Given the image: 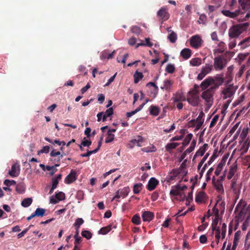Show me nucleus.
<instances>
[{
  "label": "nucleus",
  "mask_w": 250,
  "mask_h": 250,
  "mask_svg": "<svg viewBox=\"0 0 250 250\" xmlns=\"http://www.w3.org/2000/svg\"><path fill=\"white\" fill-rule=\"evenodd\" d=\"M234 213L236 222L237 223L242 222L245 218L247 220H250V205L247 206L242 205L240 202L237 205Z\"/></svg>",
  "instance_id": "nucleus-1"
},
{
  "label": "nucleus",
  "mask_w": 250,
  "mask_h": 250,
  "mask_svg": "<svg viewBox=\"0 0 250 250\" xmlns=\"http://www.w3.org/2000/svg\"><path fill=\"white\" fill-rule=\"evenodd\" d=\"M249 25V22H245L232 25L229 30V37L231 39L238 38L247 29Z\"/></svg>",
  "instance_id": "nucleus-2"
},
{
  "label": "nucleus",
  "mask_w": 250,
  "mask_h": 250,
  "mask_svg": "<svg viewBox=\"0 0 250 250\" xmlns=\"http://www.w3.org/2000/svg\"><path fill=\"white\" fill-rule=\"evenodd\" d=\"M227 60L222 56L216 57L214 59L213 66L215 70H223L226 66Z\"/></svg>",
  "instance_id": "nucleus-3"
},
{
  "label": "nucleus",
  "mask_w": 250,
  "mask_h": 250,
  "mask_svg": "<svg viewBox=\"0 0 250 250\" xmlns=\"http://www.w3.org/2000/svg\"><path fill=\"white\" fill-rule=\"evenodd\" d=\"M186 100L192 106H197L198 105L200 101L199 94L189 91L187 93Z\"/></svg>",
  "instance_id": "nucleus-4"
},
{
  "label": "nucleus",
  "mask_w": 250,
  "mask_h": 250,
  "mask_svg": "<svg viewBox=\"0 0 250 250\" xmlns=\"http://www.w3.org/2000/svg\"><path fill=\"white\" fill-rule=\"evenodd\" d=\"M236 89L237 87H235L233 84H229L222 91V94L223 95V100L227 99V98L232 100Z\"/></svg>",
  "instance_id": "nucleus-5"
},
{
  "label": "nucleus",
  "mask_w": 250,
  "mask_h": 250,
  "mask_svg": "<svg viewBox=\"0 0 250 250\" xmlns=\"http://www.w3.org/2000/svg\"><path fill=\"white\" fill-rule=\"evenodd\" d=\"M214 94V93L207 89L206 90L203 92L201 94V98L205 100L208 108H210L212 105L213 103V96Z\"/></svg>",
  "instance_id": "nucleus-6"
},
{
  "label": "nucleus",
  "mask_w": 250,
  "mask_h": 250,
  "mask_svg": "<svg viewBox=\"0 0 250 250\" xmlns=\"http://www.w3.org/2000/svg\"><path fill=\"white\" fill-rule=\"evenodd\" d=\"M213 68V65L209 64H206L205 66L202 68L200 73L197 76L198 80H202L209 73Z\"/></svg>",
  "instance_id": "nucleus-7"
},
{
  "label": "nucleus",
  "mask_w": 250,
  "mask_h": 250,
  "mask_svg": "<svg viewBox=\"0 0 250 250\" xmlns=\"http://www.w3.org/2000/svg\"><path fill=\"white\" fill-rule=\"evenodd\" d=\"M157 17L159 21H161L162 23L163 21H167L169 18V14L167 12V10L164 7L161 8L157 12Z\"/></svg>",
  "instance_id": "nucleus-8"
},
{
  "label": "nucleus",
  "mask_w": 250,
  "mask_h": 250,
  "mask_svg": "<svg viewBox=\"0 0 250 250\" xmlns=\"http://www.w3.org/2000/svg\"><path fill=\"white\" fill-rule=\"evenodd\" d=\"M203 41L198 35L193 36L190 39V45L194 48H198L201 46Z\"/></svg>",
  "instance_id": "nucleus-9"
},
{
  "label": "nucleus",
  "mask_w": 250,
  "mask_h": 250,
  "mask_svg": "<svg viewBox=\"0 0 250 250\" xmlns=\"http://www.w3.org/2000/svg\"><path fill=\"white\" fill-rule=\"evenodd\" d=\"M65 199V194L62 191L56 193L55 197L51 196L50 197V203L56 204L58 203L59 201H62Z\"/></svg>",
  "instance_id": "nucleus-10"
},
{
  "label": "nucleus",
  "mask_w": 250,
  "mask_h": 250,
  "mask_svg": "<svg viewBox=\"0 0 250 250\" xmlns=\"http://www.w3.org/2000/svg\"><path fill=\"white\" fill-rule=\"evenodd\" d=\"M212 183L216 191L220 194L224 193V189L223 186V183L215 180L214 176L212 177Z\"/></svg>",
  "instance_id": "nucleus-11"
},
{
  "label": "nucleus",
  "mask_w": 250,
  "mask_h": 250,
  "mask_svg": "<svg viewBox=\"0 0 250 250\" xmlns=\"http://www.w3.org/2000/svg\"><path fill=\"white\" fill-rule=\"evenodd\" d=\"M221 13L225 16L229 17L230 18L234 19L238 16L240 14H243L240 9L235 10L234 12H230L228 10H223Z\"/></svg>",
  "instance_id": "nucleus-12"
},
{
  "label": "nucleus",
  "mask_w": 250,
  "mask_h": 250,
  "mask_svg": "<svg viewBox=\"0 0 250 250\" xmlns=\"http://www.w3.org/2000/svg\"><path fill=\"white\" fill-rule=\"evenodd\" d=\"M181 172V170L178 169V168L173 169L167 176V182H170L175 180Z\"/></svg>",
  "instance_id": "nucleus-13"
},
{
  "label": "nucleus",
  "mask_w": 250,
  "mask_h": 250,
  "mask_svg": "<svg viewBox=\"0 0 250 250\" xmlns=\"http://www.w3.org/2000/svg\"><path fill=\"white\" fill-rule=\"evenodd\" d=\"M172 100L174 103L183 102L186 100V98L182 91H178L173 94Z\"/></svg>",
  "instance_id": "nucleus-14"
},
{
  "label": "nucleus",
  "mask_w": 250,
  "mask_h": 250,
  "mask_svg": "<svg viewBox=\"0 0 250 250\" xmlns=\"http://www.w3.org/2000/svg\"><path fill=\"white\" fill-rule=\"evenodd\" d=\"M20 171V166L17 164H14L12 166L11 169L9 171L8 174L12 177H17L19 175Z\"/></svg>",
  "instance_id": "nucleus-15"
},
{
  "label": "nucleus",
  "mask_w": 250,
  "mask_h": 250,
  "mask_svg": "<svg viewBox=\"0 0 250 250\" xmlns=\"http://www.w3.org/2000/svg\"><path fill=\"white\" fill-rule=\"evenodd\" d=\"M77 179L76 172L74 170H71L70 173L66 177L64 182L69 184L74 182Z\"/></svg>",
  "instance_id": "nucleus-16"
},
{
  "label": "nucleus",
  "mask_w": 250,
  "mask_h": 250,
  "mask_svg": "<svg viewBox=\"0 0 250 250\" xmlns=\"http://www.w3.org/2000/svg\"><path fill=\"white\" fill-rule=\"evenodd\" d=\"M159 184V181L154 177L151 178L148 181L147 189L149 191L154 190Z\"/></svg>",
  "instance_id": "nucleus-17"
},
{
  "label": "nucleus",
  "mask_w": 250,
  "mask_h": 250,
  "mask_svg": "<svg viewBox=\"0 0 250 250\" xmlns=\"http://www.w3.org/2000/svg\"><path fill=\"white\" fill-rule=\"evenodd\" d=\"M241 183L235 178L233 179L231 183V188L235 194L239 193Z\"/></svg>",
  "instance_id": "nucleus-18"
},
{
  "label": "nucleus",
  "mask_w": 250,
  "mask_h": 250,
  "mask_svg": "<svg viewBox=\"0 0 250 250\" xmlns=\"http://www.w3.org/2000/svg\"><path fill=\"white\" fill-rule=\"evenodd\" d=\"M227 159V158L226 157L224 156L218 164L215 171V174L216 176H218L220 174L223 167L225 165Z\"/></svg>",
  "instance_id": "nucleus-19"
},
{
  "label": "nucleus",
  "mask_w": 250,
  "mask_h": 250,
  "mask_svg": "<svg viewBox=\"0 0 250 250\" xmlns=\"http://www.w3.org/2000/svg\"><path fill=\"white\" fill-rule=\"evenodd\" d=\"M213 82V77H209L201 83L200 86L203 90H204L211 85Z\"/></svg>",
  "instance_id": "nucleus-20"
},
{
  "label": "nucleus",
  "mask_w": 250,
  "mask_h": 250,
  "mask_svg": "<svg viewBox=\"0 0 250 250\" xmlns=\"http://www.w3.org/2000/svg\"><path fill=\"white\" fill-rule=\"evenodd\" d=\"M237 170V164L236 162H235L229 167V171L227 175V178L229 180L231 179Z\"/></svg>",
  "instance_id": "nucleus-21"
},
{
  "label": "nucleus",
  "mask_w": 250,
  "mask_h": 250,
  "mask_svg": "<svg viewBox=\"0 0 250 250\" xmlns=\"http://www.w3.org/2000/svg\"><path fill=\"white\" fill-rule=\"evenodd\" d=\"M208 144H204L203 146L200 147V148L196 151L195 155L193 156V161L198 156H203L207 149L208 148Z\"/></svg>",
  "instance_id": "nucleus-22"
},
{
  "label": "nucleus",
  "mask_w": 250,
  "mask_h": 250,
  "mask_svg": "<svg viewBox=\"0 0 250 250\" xmlns=\"http://www.w3.org/2000/svg\"><path fill=\"white\" fill-rule=\"evenodd\" d=\"M142 217L144 221L149 222L153 219L154 214L150 211H145L143 213Z\"/></svg>",
  "instance_id": "nucleus-23"
},
{
  "label": "nucleus",
  "mask_w": 250,
  "mask_h": 250,
  "mask_svg": "<svg viewBox=\"0 0 250 250\" xmlns=\"http://www.w3.org/2000/svg\"><path fill=\"white\" fill-rule=\"evenodd\" d=\"M238 46L240 47V49L241 50H243L250 46V37L246 38L241 41L239 43Z\"/></svg>",
  "instance_id": "nucleus-24"
},
{
  "label": "nucleus",
  "mask_w": 250,
  "mask_h": 250,
  "mask_svg": "<svg viewBox=\"0 0 250 250\" xmlns=\"http://www.w3.org/2000/svg\"><path fill=\"white\" fill-rule=\"evenodd\" d=\"M180 55L184 59L187 60L191 57V51L189 48H184L181 51Z\"/></svg>",
  "instance_id": "nucleus-25"
},
{
  "label": "nucleus",
  "mask_w": 250,
  "mask_h": 250,
  "mask_svg": "<svg viewBox=\"0 0 250 250\" xmlns=\"http://www.w3.org/2000/svg\"><path fill=\"white\" fill-rule=\"evenodd\" d=\"M149 111L150 115L157 116L159 114L160 108L158 106L152 105L150 106Z\"/></svg>",
  "instance_id": "nucleus-26"
},
{
  "label": "nucleus",
  "mask_w": 250,
  "mask_h": 250,
  "mask_svg": "<svg viewBox=\"0 0 250 250\" xmlns=\"http://www.w3.org/2000/svg\"><path fill=\"white\" fill-rule=\"evenodd\" d=\"M144 142V139L141 136H138L134 139L132 140L130 142L134 145L141 146L142 143Z\"/></svg>",
  "instance_id": "nucleus-27"
},
{
  "label": "nucleus",
  "mask_w": 250,
  "mask_h": 250,
  "mask_svg": "<svg viewBox=\"0 0 250 250\" xmlns=\"http://www.w3.org/2000/svg\"><path fill=\"white\" fill-rule=\"evenodd\" d=\"M168 32H171V33L167 36V39L171 43H175L177 39V36L176 33L174 31H171L169 30V28L167 29Z\"/></svg>",
  "instance_id": "nucleus-28"
},
{
  "label": "nucleus",
  "mask_w": 250,
  "mask_h": 250,
  "mask_svg": "<svg viewBox=\"0 0 250 250\" xmlns=\"http://www.w3.org/2000/svg\"><path fill=\"white\" fill-rule=\"evenodd\" d=\"M189 63L191 66H198L202 64V60L199 58H194L190 61Z\"/></svg>",
  "instance_id": "nucleus-29"
},
{
  "label": "nucleus",
  "mask_w": 250,
  "mask_h": 250,
  "mask_svg": "<svg viewBox=\"0 0 250 250\" xmlns=\"http://www.w3.org/2000/svg\"><path fill=\"white\" fill-rule=\"evenodd\" d=\"M239 3L244 10H247L250 8V0H241Z\"/></svg>",
  "instance_id": "nucleus-30"
},
{
  "label": "nucleus",
  "mask_w": 250,
  "mask_h": 250,
  "mask_svg": "<svg viewBox=\"0 0 250 250\" xmlns=\"http://www.w3.org/2000/svg\"><path fill=\"white\" fill-rule=\"evenodd\" d=\"M113 114V109L112 107H110L107 109L105 113H104L102 119L103 121L104 122L106 121L107 118L111 116Z\"/></svg>",
  "instance_id": "nucleus-31"
},
{
  "label": "nucleus",
  "mask_w": 250,
  "mask_h": 250,
  "mask_svg": "<svg viewBox=\"0 0 250 250\" xmlns=\"http://www.w3.org/2000/svg\"><path fill=\"white\" fill-rule=\"evenodd\" d=\"M111 229L112 226L111 225H109L106 227L102 228L98 231V233L99 234L105 235L109 232L111 230Z\"/></svg>",
  "instance_id": "nucleus-32"
},
{
  "label": "nucleus",
  "mask_w": 250,
  "mask_h": 250,
  "mask_svg": "<svg viewBox=\"0 0 250 250\" xmlns=\"http://www.w3.org/2000/svg\"><path fill=\"white\" fill-rule=\"evenodd\" d=\"M134 78V83H137L141 80H142L144 77L142 72H139L137 70L133 75Z\"/></svg>",
  "instance_id": "nucleus-33"
},
{
  "label": "nucleus",
  "mask_w": 250,
  "mask_h": 250,
  "mask_svg": "<svg viewBox=\"0 0 250 250\" xmlns=\"http://www.w3.org/2000/svg\"><path fill=\"white\" fill-rule=\"evenodd\" d=\"M33 200L31 198H25L22 201L21 205L23 207L27 208L30 206Z\"/></svg>",
  "instance_id": "nucleus-34"
},
{
  "label": "nucleus",
  "mask_w": 250,
  "mask_h": 250,
  "mask_svg": "<svg viewBox=\"0 0 250 250\" xmlns=\"http://www.w3.org/2000/svg\"><path fill=\"white\" fill-rule=\"evenodd\" d=\"M180 188V186L179 185H177L175 186L170 191V194L173 196H177L180 195V190L179 189Z\"/></svg>",
  "instance_id": "nucleus-35"
},
{
  "label": "nucleus",
  "mask_w": 250,
  "mask_h": 250,
  "mask_svg": "<svg viewBox=\"0 0 250 250\" xmlns=\"http://www.w3.org/2000/svg\"><path fill=\"white\" fill-rule=\"evenodd\" d=\"M172 83L173 82H172L171 81L166 80L164 81V86L161 87V88L165 89L167 91H169L170 89Z\"/></svg>",
  "instance_id": "nucleus-36"
},
{
  "label": "nucleus",
  "mask_w": 250,
  "mask_h": 250,
  "mask_svg": "<svg viewBox=\"0 0 250 250\" xmlns=\"http://www.w3.org/2000/svg\"><path fill=\"white\" fill-rule=\"evenodd\" d=\"M204 115V113L202 111L199 114L198 118L196 120V121L198 122L197 124L196 125V128L197 129H199L201 127L203 124V121H202L201 119L203 117Z\"/></svg>",
  "instance_id": "nucleus-37"
},
{
  "label": "nucleus",
  "mask_w": 250,
  "mask_h": 250,
  "mask_svg": "<svg viewBox=\"0 0 250 250\" xmlns=\"http://www.w3.org/2000/svg\"><path fill=\"white\" fill-rule=\"evenodd\" d=\"M205 194L203 191L199 192L196 195L195 197V201L197 203H202L203 202Z\"/></svg>",
  "instance_id": "nucleus-38"
},
{
  "label": "nucleus",
  "mask_w": 250,
  "mask_h": 250,
  "mask_svg": "<svg viewBox=\"0 0 250 250\" xmlns=\"http://www.w3.org/2000/svg\"><path fill=\"white\" fill-rule=\"evenodd\" d=\"M223 76V75H222V76H215L213 77V80H214L213 83H215L220 86L221 85L224 81V79Z\"/></svg>",
  "instance_id": "nucleus-39"
},
{
  "label": "nucleus",
  "mask_w": 250,
  "mask_h": 250,
  "mask_svg": "<svg viewBox=\"0 0 250 250\" xmlns=\"http://www.w3.org/2000/svg\"><path fill=\"white\" fill-rule=\"evenodd\" d=\"M143 184L142 183L135 184L133 186V191L134 193L138 194L142 189Z\"/></svg>",
  "instance_id": "nucleus-40"
},
{
  "label": "nucleus",
  "mask_w": 250,
  "mask_h": 250,
  "mask_svg": "<svg viewBox=\"0 0 250 250\" xmlns=\"http://www.w3.org/2000/svg\"><path fill=\"white\" fill-rule=\"evenodd\" d=\"M179 145L178 143H171L167 144L166 146V149L167 151H170L171 149H175Z\"/></svg>",
  "instance_id": "nucleus-41"
},
{
  "label": "nucleus",
  "mask_w": 250,
  "mask_h": 250,
  "mask_svg": "<svg viewBox=\"0 0 250 250\" xmlns=\"http://www.w3.org/2000/svg\"><path fill=\"white\" fill-rule=\"evenodd\" d=\"M120 191L121 197L125 198L128 195L129 192H130V189L128 187H125L121 190H120Z\"/></svg>",
  "instance_id": "nucleus-42"
},
{
  "label": "nucleus",
  "mask_w": 250,
  "mask_h": 250,
  "mask_svg": "<svg viewBox=\"0 0 250 250\" xmlns=\"http://www.w3.org/2000/svg\"><path fill=\"white\" fill-rule=\"evenodd\" d=\"M193 137V135L191 133L188 134L186 137L185 138L182 144L183 146H186L189 144L192 138Z\"/></svg>",
  "instance_id": "nucleus-43"
},
{
  "label": "nucleus",
  "mask_w": 250,
  "mask_h": 250,
  "mask_svg": "<svg viewBox=\"0 0 250 250\" xmlns=\"http://www.w3.org/2000/svg\"><path fill=\"white\" fill-rule=\"evenodd\" d=\"M16 190L18 193L21 194L25 191V187L22 184H19L16 186Z\"/></svg>",
  "instance_id": "nucleus-44"
},
{
  "label": "nucleus",
  "mask_w": 250,
  "mask_h": 250,
  "mask_svg": "<svg viewBox=\"0 0 250 250\" xmlns=\"http://www.w3.org/2000/svg\"><path fill=\"white\" fill-rule=\"evenodd\" d=\"M175 66L173 64L169 63L166 68V71L170 74H172L175 71Z\"/></svg>",
  "instance_id": "nucleus-45"
},
{
  "label": "nucleus",
  "mask_w": 250,
  "mask_h": 250,
  "mask_svg": "<svg viewBox=\"0 0 250 250\" xmlns=\"http://www.w3.org/2000/svg\"><path fill=\"white\" fill-rule=\"evenodd\" d=\"M248 133V128H244L242 130V131L240 134V138L241 139V142L244 141V140L246 139L247 134Z\"/></svg>",
  "instance_id": "nucleus-46"
},
{
  "label": "nucleus",
  "mask_w": 250,
  "mask_h": 250,
  "mask_svg": "<svg viewBox=\"0 0 250 250\" xmlns=\"http://www.w3.org/2000/svg\"><path fill=\"white\" fill-rule=\"evenodd\" d=\"M35 212L37 216L42 217L44 215L45 210L44 208H38L36 209Z\"/></svg>",
  "instance_id": "nucleus-47"
},
{
  "label": "nucleus",
  "mask_w": 250,
  "mask_h": 250,
  "mask_svg": "<svg viewBox=\"0 0 250 250\" xmlns=\"http://www.w3.org/2000/svg\"><path fill=\"white\" fill-rule=\"evenodd\" d=\"M132 222L136 225H139L141 223L140 216L138 214L134 215L132 218Z\"/></svg>",
  "instance_id": "nucleus-48"
},
{
  "label": "nucleus",
  "mask_w": 250,
  "mask_h": 250,
  "mask_svg": "<svg viewBox=\"0 0 250 250\" xmlns=\"http://www.w3.org/2000/svg\"><path fill=\"white\" fill-rule=\"evenodd\" d=\"M84 223L83 220L81 218H77L74 224L75 228H80V226Z\"/></svg>",
  "instance_id": "nucleus-49"
},
{
  "label": "nucleus",
  "mask_w": 250,
  "mask_h": 250,
  "mask_svg": "<svg viewBox=\"0 0 250 250\" xmlns=\"http://www.w3.org/2000/svg\"><path fill=\"white\" fill-rule=\"evenodd\" d=\"M107 137L105 140V142L106 143H109L112 142L114 139V135L112 133H110V132L107 133Z\"/></svg>",
  "instance_id": "nucleus-50"
},
{
  "label": "nucleus",
  "mask_w": 250,
  "mask_h": 250,
  "mask_svg": "<svg viewBox=\"0 0 250 250\" xmlns=\"http://www.w3.org/2000/svg\"><path fill=\"white\" fill-rule=\"evenodd\" d=\"M82 235L87 239H90L92 234L88 230H83L82 232Z\"/></svg>",
  "instance_id": "nucleus-51"
},
{
  "label": "nucleus",
  "mask_w": 250,
  "mask_h": 250,
  "mask_svg": "<svg viewBox=\"0 0 250 250\" xmlns=\"http://www.w3.org/2000/svg\"><path fill=\"white\" fill-rule=\"evenodd\" d=\"M220 233H221L222 234V238H224L226 236V233L227 231V225L225 223H223L222 225L221 229H220Z\"/></svg>",
  "instance_id": "nucleus-52"
},
{
  "label": "nucleus",
  "mask_w": 250,
  "mask_h": 250,
  "mask_svg": "<svg viewBox=\"0 0 250 250\" xmlns=\"http://www.w3.org/2000/svg\"><path fill=\"white\" fill-rule=\"evenodd\" d=\"M209 153H207L206 154V155L204 156V157L203 158V159H202V160L200 162V163L198 164V167H197V168L199 170L200 169V168H201L202 165H203V164L205 163V162L206 161L207 159L208 158V157L209 156Z\"/></svg>",
  "instance_id": "nucleus-53"
},
{
  "label": "nucleus",
  "mask_w": 250,
  "mask_h": 250,
  "mask_svg": "<svg viewBox=\"0 0 250 250\" xmlns=\"http://www.w3.org/2000/svg\"><path fill=\"white\" fill-rule=\"evenodd\" d=\"M196 144V140H193L190 144V146L188 149H187L186 150V152H188L189 153H190L191 152H192L195 148Z\"/></svg>",
  "instance_id": "nucleus-54"
},
{
  "label": "nucleus",
  "mask_w": 250,
  "mask_h": 250,
  "mask_svg": "<svg viewBox=\"0 0 250 250\" xmlns=\"http://www.w3.org/2000/svg\"><path fill=\"white\" fill-rule=\"evenodd\" d=\"M50 147L49 146H43L42 149L38 151V154L39 155L41 153H48L49 151Z\"/></svg>",
  "instance_id": "nucleus-55"
},
{
  "label": "nucleus",
  "mask_w": 250,
  "mask_h": 250,
  "mask_svg": "<svg viewBox=\"0 0 250 250\" xmlns=\"http://www.w3.org/2000/svg\"><path fill=\"white\" fill-rule=\"evenodd\" d=\"M218 119H219L218 115H216L213 117V119H212V121H211L210 125H209L210 128L213 127L215 125L217 121L218 120Z\"/></svg>",
  "instance_id": "nucleus-56"
},
{
  "label": "nucleus",
  "mask_w": 250,
  "mask_h": 250,
  "mask_svg": "<svg viewBox=\"0 0 250 250\" xmlns=\"http://www.w3.org/2000/svg\"><path fill=\"white\" fill-rule=\"evenodd\" d=\"M213 169V167H210L207 171L206 175L207 182H208L210 180V175L212 174Z\"/></svg>",
  "instance_id": "nucleus-57"
},
{
  "label": "nucleus",
  "mask_w": 250,
  "mask_h": 250,
  "mask_svg": "<svg viewBox=\"0 0 250 250\" xmlns=\"http://www.w3.org/2000/svg\"><path fill=\"white\" fill-rule=\"evenodd\" d=\"M3 183L5 186L9 187L11 185H16V182L14 180H10L6 179L4 180Z\"/></svg>",
  "instance_id": "nucleus-58"
},
{
  "label": "nucleus",
  "mask_w": 250,
  "mask_h": 250,
  "mask_svg": "<svg viewBox=\"0 0 250 250\" xmlns=\"http://www.w3.org/2000/svg\"><path fill=\"white\" fill-rule=\"evenodd\" d=\"M102 140H103V137H101V140L98 142V146H97V147L96 149H95L93 150L89 151L90 152L91 155L92 154H94V153H97L98 152V151L99 150V149H100V147L101 146V145H102Z\"/></svg>",
  "instance_id": "nucleus-59"
},
{
  "label": "nucleus",
  "mask_w": 250,
  "mask_h": 250,
  "mask_svg": "<svg viewBox=\"0 0 250 250\" xmlns=\"http://www.w3.org/2000/svg\"><path fill=\"white\" fill-rule=\"evenodd\" d=\"M249 55V53H246L245 54L240 53L238 55V58L240 62H242L245 60L246 57L248 56Z\"/></svg>",
  "instance_id": "nucleus-60"
},
{
  "label": "nucleus",
  "mask_w": 250,
  "mask_h": 250,
  "mask_svg": "<svg viewBox=\"0 0 250 250\" xmlns=\"http://www.w3.org/2000/svg\"><path fill=\"white\" fill-rule=\"evenodd\" d=\"M212 84H213V85L208 89L214 93L215 90L219 88L220 85L215 83H212Z\"/></svg>",
  "instance_id": "nucleus-61"
},
{
  "label": "nucleus",
  "mask_w": 250,
  "mask_h": 250,
  "mask_svg": "<svg viewBox=\"0 0 250 250\" xmlns=\"http://www.w3.org/2000/svg\"><path fill=\"white\" fill-rule=\"evenodd\" d=\"M92 144V142L90 140H86L85 138L82 142V145L83 146H89Z\"/></svg>",
  "instance_id": "nucleus-62"
},
{
  "label": "nucleus",
  "mask_w": 250,
  "mask_h": 250,
  "mask_svg": "<svg viewBox=\"0 0 250 250\" xmlns=\"http://www.w3.org/2000/svg\"><path fill=\"white\" fill-rule=\"evenodd\" d=\"M131 30L133 33H134L136 34H139L140 33V28L137 26H133L131 28Z\"/></svg>",
  "instance_id": "nucleus-63"
},
{
  "label": "nucleus",
  "mask_w": 250,
  "mask_h": 250,
  "mask_svg": "<svg viewBox=\"0 0 250 250\" xmlns=\"http://www.w3.org/2000/svg\"><path fill=\"white\" fill-rule=\"evenodd\" d=\"M244 144L243 145V147H244L246 146H247V149H246V151H247L250 146V140L249 139V138H247V139H246V140H244Z\"/></svg>",
  "instance_id": "nucleus-64"
}]
</instances>
